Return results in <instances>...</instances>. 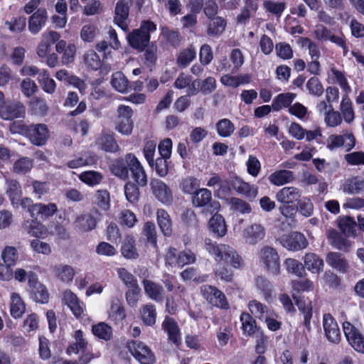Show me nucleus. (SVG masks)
<instances>
[{"instance_id":"412c9836","label":"nucleus","mask_w":364,"mask_h":364,"mask_svg":"<svg viewBox=\"0 0 364 364\" xmlns=\"http://www.w3.org/2000/svg\"><path fill=\"white\" fill-rule=\"evenodd\" d=\"M199 80H192V77L183 73H181L176 79L174 86L178 89L188 88V95H196L199 92Z\"/></svg>"},{"instance_id":"f8f14e48","label":"nucleus","mask_w":364,"mask_h":364,"mask_svg":"<svg viewBox=\"0 0 364 364\" xmlns=\"http://www.w3.org/2000/svg\"><path fill=\"white\" fill-rule=\"evenodd\" d=\"M345 336L349 344L360 353H364V336L350 322L343 323Z\"/></svg>"},{"instance_id":"7ed1b4c3","label":"nucleus","mask_w":364,"mask_h":364,"mask_svg":"<svg viewBox=\"0 0 364 364\" xmlns=\"http://www.w3.org/2000/svg\"><path fill=\"white\" fill-rule=\"evenodd\" d=\"M259 262L269 274H280V257L277 250L272 246H262L257 253Z\"/></svg>"},{"instance_id":"f257e3e1","label":"nucleus","mask_w":364,"mask_h":364,"mask_svg":"<svg viewBox=\"0 0 364 364\" xmlns=\"http://www.w3.org/2000/svg\"><path fill=\"white\" fill-rule=\"evenodd\" d=\"M205 250L215 257L218 264H229L233 268L238 269L244 266V261L237 252L230 246L225 244L218 245L210 239L205 241Z\"/></svg>"},{"instance_id":"5fc2aeb1","label":"nucleus","mask_w":364,"mask_h":364,"mask_svg":"<svg viewBox=\"0 0 364 364\" xmlns=\"http://www.w3.org/2000/svg\"><path fill=\"white\" fill-rule=\"evenodd\" d=\"M97 161V157L90 153H85L68 162V166L70 168H77L81 166L92 165Z\"/></svg>"},{"instance_id":"9d476101","label":"nucleus","mask_w":364,"mask_h":364,"mask_svg":"<svg viewBox=\"0 0 364 364\" xmlns=\"http://www.w3.org/2000/svg\"><path fill=\"white\" fill-rule=\"evenodd\" d=\"M26 134L31 142L36 146L44 145L49 138V130L45 124H33L26 127Z\"/></svg>"},{"instance_id":"2eb2a0df","label":"nucleus","mask_w":364,"mask_h":364,"mask_svg":"<svg viewBox=\"0 0 364 364\" xmlns=\"http://www.w3.org/2000/svg\"><path fill=\"white\" fill-rule=\"evenodd\" d=\"M153 194L156 199L164 204H170L173 200L170 188L162 181L154 178L150 182Z\"/></svg>"},{"instance_id":"a878e982","label":"nucleus","mask_w":364,"mask_h":364,"mask_svg":"<svg viewBox=\"0 0 364 364\" xmlns=\"http://www.w3.org/2000/svg\"><path fill=\"white\" fill-rule=\"evenodd\" d=\"M163 328L167 333L168 339L176 346L181 343L180 329L177 323L172 318L166 317L162 323Z\"/></svg>"},{"instance_id":"aec40b11","label":"nucleus","mask_w":364,"mask_h":364,"mask_svg":"<svg viewBox=\"0 0 364 364\" xmlns=\"http://www.w3.org/2000/svg\"><path fill=\"white\" fill-rule=\"evenodd\" d=\"M132 4V0H119L116 4L114 21L122 29L127 28V20Z\"/></svg>"},{"instance_id":"6e6552de","label":"nucleus","mask_w":364,"mask_h":364,"mask_svg":"<svg viewBox=\"0 0 364 364\" xmlns=\"http://www.w3.org/2000/svg\"><path fill=\"white\" fill-rule=\"evenodd\" d=\"M124 160L128 166V171L131 172L134 181L139 186H145L147 184V176L137 157L134 154L129 153L125 155Z\"/></svg>"},{"instance_id":"603ef678","label":"nucleus","mask_w":364,"mask_h":364,"mask_svg":"<svg viewBox=\"0 0 364 364\" xmlns=\"http://www.w3.org/2000/svg\"><path fill=\"white\" fill-rule=\"evenodd\" d=\"M38 81L42 86L44 92L48 94H53L56 89V84L54 80L50 77L48 70H42L38 76Z\"/></svg>"},{"instance_id":"de8ad7c7","label":"nucleus","mask_w":364,"mask_h":364,"mask_svg":"<svg viewBox=\"0 0 364 364\" xmlns=\"http://www.w3.org/2000/svg\"><path fill=\"white\" fill-rule=\"evenodd\" d=\"M248 308L252 315L260 321H263L271 311L266 305L257 300H252L248 304Z\"/></svg>"},{"instance_id":"423d86ee","label":"nucleus","mask_w":364,"mask_h":364,"mask_svg":"<svg viewBox=\"0 0 364 364\" xmlns=\"http://www.w3.org/2000/svg\"><path fill=\"white\" fill-rule=\"evenodd\" d=\"M193 203L197 207L203 208L204 212L208 214L216 213L220 209V203L212 200V193L207 188H200L195 193Z\"/></svg>"},{"instance_id":"5701e85b","label":"nucleus","mask_w":364,"mask_h":364,"mask_svg":"<svg viewBox=\"0 0 364 364\" xmlns=\"http://www.w3.org/2000/svg\"><path fill=\"white\" fill-rule=\"evenodd\" d=\"M301 198V191L294 186L284 187L276 193V199L283 205L293 204Z\"/></svg>"},{"instance_id":"680f3d73","label":"nucleus","mask_w":364,"mask_h":364,"mask_svg":"<svg viewBox=\"0 0 364 364\" xmlns=\"http://www.w3.org/2000/svg\"><path fill=\"white\" fill-rule=\"evenodd\" d=\"M98 29L96 25L93 23H86L82 26L80 36L82 41L85 43H92L97 37Z\"/></svg>"},{"instance_id":"3c124183","label":"nucleus","mask_w":364,"mask_h":364,"mask_svg":"<svg viewBox=\"0 0 364 364\" xmlns=\"http://www.w3.org/2000/svg\"><path fill=\"white\" fill-rule=\"evenodd\" d=\"M79 179L89 186H95L100 184L104 178L103 175L95 171H86L78 176Z\"/></svg>"},{"instance_id":"bb28decb","label":"nucleus","mask_w":364,"mask_h":364,"mask_svg":"<svg viewBox=\"0 0 364 364\" xmlns=\"http://www.w3.org/2000/svg\"><path fill=\"white\" fill-rule=\"evenodd\" d=\"M342 191L348 195L357 194L364 191V179L360 176H354L346 179L341 185Z\"/></svg>"},{"instance_id":"6e6d98bb","label":"nucleus","mask_w":364,"mask_h":364,"mask_svg":"<svg viewBox=\"0 0 364 364\" xmlns=\"http://www.w3.org/2000/svg\"><path fill=\"white\" fill-rule=\"evenodd\" d=\"M92 333L100 339L109 341L112 337V328L105 322H100L92 327Z\"/></svg>"},{"instance_id":"f03ea898","label":"nucleus","mask_w":364,"mask_h":364,"mask_svg":"<svg viewBox=\"0 0 364 364\" xmlns=\"http://www.w3.org/2000/svg\"><path fill=\"white\" fill-rule=\"evenodd\" d=\"M168 292H172L173 296L166 298V310L171 314H175L177 309V303L179 302L186 292V287L181 285L173 275L166 274L161 280Z\"/></svg>"},{"instance_id":"09e8293b","label":"nucleus","mask_w":364,"mask_h":364,"mask_svg":"<svg viewBox=\"0 0 364 364\" xmlns=\"http://www.w3.org/2000/svg\"><path fill=\"white\" fill-rule=\"evenodd\" d=\"M340 110L346 123H351L355 118V114L353 109L352 102L348 96V93L343 96L340 105Z\"/></svg>"},{"instance_id":"f3484780","label":"nucleus","mask_w":364,"mask_h":364,"mask_svg":"<svg viewBox=\"0 0 364 364\" xmlns=\"http://www.w3.org/2000/svg\"><path fill=\"white\" fill-rule=\"evenodd\" d=\"M29 287L31 289L33 298L36 302L41 304L48 303L49 293L46 286L38 282L36 274H30Z\"/></svg>"},{"instance_id":"49530a36","label":"nucleus","mask_w":364,"mask_h":364,"mask_svg":"<svg viewBox=\"0 0 364 364\" xmlns=\"http://www.w3.org/2000/svg\"><path fill=\"white\" fill-rule=\"evenodd\" d=\"M1 258L3 263L6 264L8 266L14 267L19 258L18 250L14 246H5L1 253Z\"/></svg>"},{"instance_id":"58836bf2","label":"nucleus","mask_w":364,"mask_h":364,"mask_svg":"<svg viewBox=\"0 0 364 364\" xmlns=\"http://www.w3.org/2000/svg\"><path fill=\"white\" fill-rule=\"evenodd\" d=\"M208 23L207 35L208 36H218L221 35L226 28V21L220 16H215L209 18Z\"/></svg>"},{"instance_id":"a18cd8bd","label":"nucleus","mask_w":364,"mask_h":364,"mask_svg":"<svg viewBox=\"0 0 364 364\" xmlns=\"http://www.w3.org/2000/svg\"><path fill=\"white\" fill-rule=\"evenodd\" d=\"M211 231L218 237H223L227 232L225 222L222 215L215 214L209 220Z\"/></svg>"},{"instance_id":"bf43d9fd","label":"nucleus","mask_w":364,"mask_h":364,"mask_svg":"<svg viewBox=\"0 0 364 364\" xmlns=\"http://www.w3.org/2000/svg\"><path fill=\"white\" fill-rule=\"evenodd\" d=\"M33 166V159L28 157H21L14 163L13 171L16 174L23 175L29 172Z\"/></svg>"},{"instance_id":"1a4fd4ad","label":"nucleus","mask_w":364,"mask_h":364,"mask_svg":"<svg viewBox=\"0 0 364 364\" xmlns=\"http://www.w3.org/2000/svg\"><path fill=\"white\" fill-rule=\"evenodd\" d=\"M26 115V107L18 100L4 102L0 106V117L4 120H14L18 118H24Z\"/></svg>"},{"instance_id":"39448f33","label":"nucleus","mask_w":364,"mask_h":364,"mask_svg":"<svg viewBox=\"0 0 364 364\" xmlns=\"http://www.w3.org/2000/svg\"><path fill=\"white\" fill-rule=\"evenodd\" d=\"M132 115L133 110L129 106L120 105L117 109L116 130L124 135L131 134L134 127Z\"/></svg>"},{"instance_id":"a19ab883","label":"nucleus","mask_w":364,"mask_h":364,"mask_svg":"<svg viewBox=\"0 0 364 364\" xmlns=\"http://www.w3.org/2000/svg\"><path fill=\"white\" fill-rule=\"evenodd\" d=\"M294 173L291 171L280 170L271 173L268 179L275 186H279L294 181Z\"/></svg>"},{"instance_id":"a211bd4d","label":"nucleus","mask_w":364,"mask_h":364,"mask_svg":"<svg viewBox=\"0 0 364 364\" xmlns=\"http://www.w3.org/2000/svg\"><path fill=\"white\" fill-rule=\"evenodd\" d=\"M355 139L353 134H346L343 135H331L327 141V147L333 150L334 149L344 146L346 151H349L355 146Z\"/></svg>"},{"instance_id":"c756f323","label":"nucleus","mask_w":364,"mask_h":364,"mask_svg":"<svg viewBox=\"0 0 364 364\" xmlns=\"http://www.w3.org/2000/svg\"><path fill=\"white\" fill-rule=\"evenodd\" d=\"M95 144L98 149L107 152H117L119 149L113 135L108 133H102Z\"/></svg>"},{"instance_id":"9b49d317","label":"nucleus","mask_w":364,"mask_h":364,"mask_svg":"<svg viewBox=\"0 0 364 364\" xmlns=\"http://www.w3.org/2000/svg\"><path fill=\"white\" fill-rule=\"evenodd\" d=\"M266 235V230L260 223H252L242 232V237L247 245H255L262 241Z\"/></svg>"},{"instance_id":"393cba45","label":"nucleus","mask_w":364,"mask_h":364,"mask_svg":"<svg viewBox=\"0 0 364 364\" xmlns=\"http://www.w3.org/2000/svg\"><path fill=\"white\" fill-rule=\"evenodd\" d=\"M231 186L238 193L247 198H254L258 193V188L256 186L250 185L237 176L232 178Z\"/></svg>"},{"instance_id":"79ce46f5","label":"nucleus","mask_w":364,"mask_h":364,"mask_svg":"<svg viewBox=\"0 0 364 364\" xmlns=\"http://www.w3.org/2000/svg\"><path fill=\"white\" fill-rule=\"evenodd\" d=\"M328 77L333 83L338 84L346 93H349L350 92L351 89L348 83L345 75L341 71L336 68V67L332 66L330 70L328 72Z\"/></svg>"},{"instance_id":"c9c22d12","label":"nucleus","mask_w":364,"mask_h":364,"mask_svg":"<svg viewBox=\"0 0 364 364\" xmlns=\"http://www.w3.org/2000/svg\"><path fill=\"white\" fill-rule=\"evenodd\" d=\"M296 95L292 92H285L279 94L276 96L272 103V107L274 111L278 112L283 108H289L291 104L296 98Z\"/></svg>"},{"instance_id":"c85d7f7f","label":"nucleus","mask_w":364,"mask_h":364,"mask_svg":"<svg viewBox=\"0 0 364 364\" xmlns=\"http://www.w3.org/2000/svg\"><path fill=\"white\" fill-rule=\"evenodd\" d=\"M53 273L57 279L61 282L68 284L73 281L75 271L70 265L60 264L53 267Z\"/></svg>"},{"instance_id":"7c9ffc66","label":"nucleus","mask_w":364,"mask_h":364,"mask_svg":"<svg viewBox=\"0 0 364 364\" xmlns=\"http://www.w3.org/2000/svg\"><path fill=\"white\" fill-rule=\"evenodd\" d=\"M110 55V52L105 53L102 60H100V56L93 50H88L83 55V62L85 65L92 70H98L102 64L106 65V60Z\"/></svg>"},{"instance_id":"c03bdc74","label":"nucleus","mask_w":364,"mask_h":364,"mask_svg":"<svg viewBox=\"0 0 364 364\" xmlns=\"http://www.w3.org/2000/svg\"><path fill=\"white\" fill-rule=\"evenodd\" d=\"M109 318L115 323L122 322L126 318L124 307L119 299L112 301Z\"/></svg>"},{"instance_id":"2f4dec72","label":"nucleus","mask_w":364,"mask_h":364,"mask_svg":"<svg viewBox=\"0 0 364 364\" xmlns=\"http://www.w3.org/2000/svg\"><path fill=\"white\" fill-rule=\"evenodd\" d=\"M57 210L58 207L54 203H50L48 204L36 203L32 206L31 215L32 217L40 215L42 219H46L53 215Z\"/></svg>"},{"instance_id":"6ab92c4d","label":"nucleus","mask_w":364,"mask_h":364,"mask_svg":"<svg viewBox=\"0 0 364 364\" xmlns=\"http://www.w3.org/2000/svg\"><path fill=\"white\" fill-rule=\"evenodd\" d=\"M48 20V13L46 9H38L28 20V28L32 34L38 33L46 26Z\"/></svg>"},{"instance_id":"69168bd1","label":"nucleus","mask_w":364,"mask_h":364,"mask_svg":"<svg viewBox=\"0 0 364 364\" xmlns=\"http://www.w3.org/2000/svg\"><path fill=\"white\" fill-rule=\"evenodd\" d=\"M94 203L102 210H109L110 207L109 193L106 189L97 191L95 194Z\"/></svg>"},{"instance_id":"e433bc0d","label":"nucleus","mask_w":364,"mask_h":364,"mask_svg":"<svg viewBox=\"0 0 364 364\" xmlns=\"http://www.w3.org/2000/svg\"><path fill=\"white\" fill-rule=\"evenodd\" d=\"M110 83L115 90L121 93L128 92L131 87L127 77L121 71L112 74Z\"/></svg>"},{"instance_id":"4d7b16f0","label":"nucleus","mask_w":364,"mask_h":364,"mask_svg":"<svg viewBox=\"0 0 364 364\" xmlns=\"http://www.w3.org/2000/svg\"><path fill=\"white\" fill-rule=\"evenodd\" d=\"M123 159H117L110 165V171L115 176L126 180L128 178V166Z\"/></svg>"},{"instance_id":"b1692460","label":"nucleus","mask_w":364,"mask_h":364,"mask_svg":"<svg viewBox=\"0 0 364 364\" xmlns=\"http://www.w3.org/2000/svg\"><path fill=\"white\" fill-rule=\"evenodd\" d=\"M141 283L144 293L150 299L157 302L163 301L165 291L160 284L147 279H143Z\"/></svg>"},{"instance_id":"4be33fe9","label":"nucleus","mask_w":364,"mask_h":364,"mask_svg":"<svg viewBox=\"0 0 364 364\" xmlns=\"http://www.w3.org/2000/svg\"><path fill=\"white\" fill-rule=\"evenodd\" d=\"M63 301L76 318H80L83 314L85 308V304L70 289L64 291Z\"/></svg>"},{"instance_id":"20e7f679","label":"nucleus","mask_w":364,"mask_h":364,"mask_svg":"<svg viewBox=\"0 0 364 364\" xmlns=\"http://www.w3.org/2000/svg\"><path fill=\"white\" fill-rule=\"evenodd\" d=\"M156 30L154 23L145 21H143L140 28L134 30L130 33L127 39L131 47L140 51L143 50L150 41V33Z\"/></svg>"},{"instance_id":"37998d69","label":"nucleus","mask_w":364,"mask_h":364,"mask_svg":"<svg viewBox=\"0 0 364 364\" xmlns=\"http://www.w3.org/2000/svg\"><path fill=\"white\" fill-rule=\"evenodd\" d=\"M326 237L328 243L336 249L343 250L348 247L347 240L333 228H330L326 231Z\"/></svg>"},{"instance_id":"0e129e2a","label":"nucleus","mask_w":364,"mask_h":364,"mask_svg":"<svg viewBox=\"0 0 364 364\" xmlns=\"http://www.w3.org/2000/svg\"><path fill=\"white\" fill-rule=\"evenodd\" d=\"M196 56V51L195 48L188 47L179 53L177 58V64L181 68H186L195 59Z\"/></svg>"},{"instance_id":"0eeeda50","label":"nucleus","mask_w":364,"mask_h":364,"mask_svg":"<svg viewBox=\"0 0 364 364\" xmlns=\"http://www.w3.org/2000/svg\"><path fill=\"white\" fill-rule=\"evenodd\" d=\"M127 348L131 354L141 364H153L155 356L149 347L138 341H132L127 343Z\"/></svg>"},{"instance_id":"052dcab7","label":"nucleus","mask_w":364,"mask_h":364,"mask_svg":"<svg viewBox=\"0 0 364 364\" xmlns=\"http://www.w3.org/2000/svg\"><path fill=\"white\" fill-rule=\"evenodd\" d=\"M121 250L122 255L127 259H136L139 256L134 240L131 237H127L124 239Z\"/></svg>"},{"instance_id":"ddd939ff","label":"nucleus","mask_w":364,"mask_h":364,"mask_svg":"<svg viewBox=\"0 0 364 364\" xmlns=\"http://www.w3.org/2000/svg\"><path fill=\"white\" fill-rule=\"evenodd\" d=\"M280 243L284 247L291 251L305 249L309 244L304 235L299 232H293L284 235L280 239Z\"/></svg>"},{"instance_id":"f704fd0d","label":"nucleus","mask_w":364,"mask_h":364,"mask_svg":"<svg viewBox=\"0 0 364 364\" xmlns=\"http://www.w3.org/2000/svg\"><path fill=\"white\" fill-rule=\"evenodd\" d=\"M10 313L15 318H21L26 311V304L19 294L13 292L10 296Z\"/></svg>"},{"instance_id":"4468645a","label":"nucleus","mask_w":364,"mask_h":364,"mask_svg":"<svg viewBox=\"0 0 364 364\" xmlns=\"http://www.w3.org/2000/svg\"><path fill=\"white\" fill-rule=\"evenodd\" d=\"M203 296L211 304L220 308H226L228 303L224 294L210 285H203L200 287Z\"/></svg>"},{"instance_id":"72a5a7b5","label":"nucleus","mask_w":364,"mask_h":364,"mask_svg":"<svg viewBox=\"0 0 364 364\" xmlns=\"http://www.w3.org/2000/svg\"><path fill=\"white\" fill-rule=\"evenodd\" d=\"M75 228L81 232H88L95 228L96 220L90 214L77 215L74 221Z\"/></svg>"},{"instance_id":"ea45409f","label":"nucleus","mask_w":364,"mask_h":364,"mask_svg":"<svg viewBox=\"0 0 364 364\" xmlns=\"http://www.w3.org/2000/svg\"><path fill=\"white\" fill-rule=\"evenodd\" d=\"M159 227L165 236H170L172 233V221L169 214L164 209H158L156 212Z\"/></svg>"},{"instance_id":"774afa93","label":"nucleus","mask_w":364,"mask_h":364,"mask_svg":"<svg viewBox=\"0 0 364 364\" xmlns=\"http://www.w3.org/2000/svg\"><path fill=\"white\" fill-rule=\"evenodd\" d=\"M5 26L12 33H21L26 28V18L24 16L12 17L5 22Z\"/></svg>"},{"instance_id":"e2e57ef3","label":"nucleus","mask_w":364,"mask_h":364,"mask_svg":"<svg viewBox=\"0 0 364 364\" xmlns=\"http://www.w3.org/2000/svg\"><path fill=\"white\" fill-rule=\"evenodd\" d=\"M284 264L289 273L294 274L299 277L306 274L304 265L299 261L293 258H288L285 260Z\"/></svg>"},{"instance_id":"13d9d810","label":"nucleus","mask_w":364,"mask_h":364,"mask_svg":"<svg viewBox=\"0 0 364 364\" xmlns=\"http://www.w3.org/2000/svg\"><path fill=\"white\" fill-rule=\"evenodd\" d=\"M28 105L35 114L40 116L47 114L49 109L46 100L39 97H33L30 100Z\"/></svg>"},{"instance_id":"dca6fc26","label":"nucleus","mask_w":364,"mask_h":364,"mask_svg":"<svg viewBox=\"0 0 364 364\" xmlns=\"http://www.w3.org/2000/svg\"><path fill=\"white\" fill-rule=\"evenodd\" d=\"M323 327L327 339L333 343H338L341 333L336 321L330 314L323 316Z\"/></svg>"},{"instance_id":"473e14b6","label":"nucleus","mask_w":364,"mask_h":364,"mask_svg":"<svg viewBox=\"0 0 364 364\" xmlns=\"http://www.w3.org/2000/svg\"><path fill=\"white\" fill-rule=\"evenodd\" d=\"M326 260L328 265L341 272H346L349 267L347 260L339 252H328Z\"/></svg>"},{"instance_id":"cd10ccee","label":"nucleus","mask_w":364,"mask_h":364,"mask_svg":"<svg viewBox=\"0 0 364 364\" xmlns=\"http://www.w3.org/2000/svg\"><path fill=\"white\" fill-rule=\"evenodd\" d=\"M304 265L312 274H319L323 270V260L314 252L306 253L304 257Z\"/></svg>"},{"instance_id":"4c0bfd02","label":"nucleus","mask_w":364,"mask_h":364,"mask_svg":"<svg viewBox=\"0 0 364 364\" xmlns=\"http://www.w3.org/2000/svg\"><path fill=\"white\" fill-rule=\"evenodd\" d=\"M139 316L145 325L149 326L154 325L156 320V310L155 306L151 303L141 306L139 309Z\"/></svg>"},{"instance_id":"338daca9","label":"nucleus","mask_w":364,"mask_h":364,"mask_svg":"<svg viewBox=\"0 0 364 364\" xmlns=\"http://www.w3.org/2000/svg\"><path fill=\"white\" fill-rule=\"evenodd\" d=\"M255 350L258 355H263L267 350L269 339L262 331H257L254 335Z\"/></svg>"},{"instance_id":"8fccbe9b","label":"nucleus","mask_w":364,"mask_h":364,"mask_svg":"<svg viewBox=\"0 0 364 364\" xmlns=\"http://www.w3.org/2000/svg\"><path fill=\"white\" fill-rule=\"evenodd\" d=\"M6 193L14 203L19 200L22 194L21 186L19 182L15 179L6 180Z\"/></svg>"},{"instance_id":"864d4df0","label":"nucleus","mask_w":364,"mask_h":364,"mask_svg":"<svg viewBox=\"0 0 364 364\" xmlns=\"http://www.w3.org/2000/svg\"><path fill=\"white\" fill-rule=\"evenodd\" d=\"M240 319L242 323V329L244 334L248 336L255 335L257 331H259L257 328L255 320L250 314L242 313Z\"/></svg>"}]
</instances>
